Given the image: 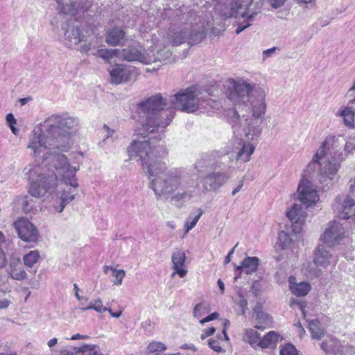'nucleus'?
<instances>
[{
    "label": "nucleus",
    "mask_w": 355,
    "mask_h": 355,
    "mask_svg": "<svg viewBox=\"0 0 355 355\" xmlns=\"http://www.w3.org/2000/svg\"><path fill=\"white\" fill-rule=\"evenodd\" d=\"M181 348L182 349H191L193 351H196V347L193 345V344H184L181 346Z\"/></svg>",
    "instance_id": "62"
},
{
    "label": "nucleus",
    "mask_w": 355,
    "mask_h": 355,
    "mask_svg": "<svg viewBox=\"0 0 355 355\" xmlns=\"http://www.w3.org/2000/svg\"><path fill=\"white\" fill-rule=\"evenodd\" d=\"M64 43L69 48L76 46L83 40L84 36L80 33L79 26L73 23L67 22L64 26Z\"/></svg>",
    "instance_id": "18"
},
{
    "label": "nucleus",
    "mask_w": 355,
    "mask_h": 355,
    "mask_svg": "<svg viewBox=\"0 0 355 355\" xmlns=\"http://www.w3.org/2000/svg\"><path fill=\"white\" fill-rule=\"evenodd\" d=\"M58 343V339L56 338H51L48 341V346L51 348Z\"/></svg>",
    "instance_id": "63"
},
{
    "label": "nucleus",
    "mask_w": 355,
    "mask_h": 355,
    "mask_svg": "<svg viewBox=\"0 0 355 355\" xmlns=\"http://www.w3.org/2000/svg\"><path fill=\"white\" fill-rule=\"evenodd\" d=\"M125 32L119 28L110 30L106 35V42L111 46H116L121 44L124 39Z\"/></svg>",
    "instance_id": "28"
},
{
    "label": "nucleus",
    "mask_w": 355,
    "mask_h": 355,
    "mask_svg": "<svg viewBox=\"0 0 355 355\" xmlns=\"http://www.w3.org/2000/svg\"><path fill=\"white\" fill-rule=\"evenodd\" d=\"M12 304V300L8 298H0V310L6 309Z\"/></svg>",
    "instance_id": "47"
},
{
    "label": "nucleus",
    "mask_w": 355,
    "mask_h": 355,
    "mask_svg": "<svg viewBox=\"0 0 355 355\" xmlns=\"http://www.w3.org/2000/svg\"><path fill=\"white\" fill-rule=\"evenodd\" d=\"M287 0H268L270 5L273 8H279L284 5Z\"/></svg>",
    "instance_id": "48"
},
{
    "label": "nucleus",
    "mask_w": 355,
    "mask_h": 355,
    "mask_svg": "<svg viewBox=\"0 0 355 355\" xmlns=\"http://www.w3.org/2000/svg\"><path fill=\"white\" fill-rule=\"evenodd\" d=\"M40 258V254L37 250H32L23 257L24 265L31 268L36 263Z\"/></svg>",
    "instance_id": "32"
},
{
    "label": "nucleus",
    "mask_w": 355,
    "mask_h": 355,
    "mask_svg": "<svg viewBox=\"0 0 355 355\" xmlns=\"http://www.w3.org/2000/svg\"><path fill=\"white\" fill-rule=\"evenodd\" d=\"M74 294H75L76 297L80 302H82V300H85V301L88 300V298L87 297L80 296L79 295V292H75Z\"/></svg>",
    "instance_id": "64"
},
{
    "label": "nucleus",
    "mask_w": 355,
    "mask_h": 355,
    "mask_svg": "<svg viewBox=\"0 0 355 355\" xmlns=\"http://www.w3.org/2000/svg\"><path fill=\"white\" fill-rule=\"evenodd\" d=\"M279 355H298V352L294 345L288 343L282 347Z\"/></svg>",
    "instance_id": "40"
},
{
    "label": "nucleus",
    "mask_w": 355,
    "mask_h": 355,
    "mask_svg": "<svg viewBox=\"0 0 355 355\" xmlns=\"http://www.w3.org/2000/svg\"><path fill=\"white\" fill-rule=\"evenodd\" d=\"M219 316V314L217 312H214L209 315L208 316L204 318L203 319L200 320V323L201 324H204L206 322L214 320Z\"/></svg>",
    "instance_id": "46"
},
{
    "label": "nucleus",
    "mask_w": 355,
    "mask_h": 355,
    "mask_svg": "<svg viewBox=\"0 0 355 355\" xmlns=\"http://www.w3.org/2000/svg\"><path fill=\"white\" fill-rule=\"evenodd\" d=\"M49 163L42 162L41 164L32 166L28 173L31 181L28 193L31 196H24L19 199L23 211L26 214L33 212L37 207V202L33 197L41 198L46 193H50L58 184V176L47 168Z\"/></svg>",
    "instance_id": "6"
},
{
    "label": "nucleus",
    "mask_w": 355,
    "mask_h": 355,
    "mask_svg": "<svg viewBox=\"0 0 355 355\" xmlns=\"http://www.w3.org/2000/svg\"><path fill=\"white\" fill-rule=\"evenodd\" d=\"M88 355H103V354L100 353L98 348L95 346L92 347L89 352Z\"/></svg>",
    "instance_id": "58"
},
{
    "label": "nucleus",
    "mask_w": 355,
    "mask_h": 355,
    "mask_svg": "<svg viewBox=\"0 0 355 355\" xmlns=\"http://www.w3.org/2000/svg\"><path fill=\"white\" fill-rule=\"evenodd\" d=\"M259 259L256 257H248L242 262L240 266H236V275L234 278V282L241 278V274L243 271L247 275L254 272L258 268Z\"/></svg>",
    "instance_id": "21"
},
{
    "label": "nucleus",
    "mask_w": 355,
    "mask_h": 355,
    "mask_svg": "<svg viewBox=\"0 0 355 355\" xmlns=\"http://www.w3.org/2000/svg\"><path fill=\"white\" fill-rule=\"evenodd\" d=\"M303 205L294 204L291 209L286 211V216L289 220L298 225L300 229L302 223L306 217V212L303 208Z\"/></svg>",
    "instance_id": "25"
},
{
    "label": "nucleus",
    "mask_w": 355,
    "mask_h": 355,
    "mask_svg": "<svg viewBox=\"0 0 355 355\" xmlns=\"http://www.w3.org/2000/svg\"><path fill=\"white\" fill-rule=\"evenodd\" d=\"M334 209L340 218L348 219L355 215L354 199L349 196H345L344 199L337 197L334 205Z\"/></svg>",
    "instance_id": "17"
},
{
    "label": "nucleus",
    "mask_w": 355,
    "mask_h": 355,
    "mask_svg": "<svg viewBox=\"0 0 355 355\" xmlns=\"http://www.w3.org/2000/svg\"><path fill=\"white\" fill-rule=\"evenodd\" d=\"M200 105L198 94L191 89L171 96L169 102L160 93L141 100L137 103L133 115L141 125L135 130V136L148 137L159 129L162 130L167 127L174 117V112L168 110V107L193 112L199 108Z\"/></svg>",
    "instance_id": "2"
},
{
    "label": "nucleus",
    "mask_w": 355,
    "mask_h": 355,
    "mask_svg": "<svg viewBox=\"0 0 355 355\" xmlns=\"http://www.w3.org/2000/svg\"><path fill=\"white\" fill-rule=\"evenodd\" d=\"M266 89L260 85H252L243 79H230L225 96L232 105L248 106L252 112V119H245L247 128L244 129L248 140L239 144L237 159L247 162L254 153L256 143L261 133V123L266 112Z\"/></svg>",
    "instance_id": "3"
},
{
    "label": "nucleus",
    "mask_w": 355,
    "mask_h": 355,
    "mask_svg": "<svg viewBox=\"0 0 355 355\" xmlns=\"http://www.w3.org/2000/svg\"><path fill=\"white\" fill-rule=\"evenodd\" d=\"M320 347L327 355H338L343 352V346L340 342L331 336H327L320 344Z\"/></svg>",
    "instance_id": "24"
},
{
    "label": "nucleus",
    "mask_w": 355,
    "mask_h": 355,
    "mask_svg": "<svg viewBox=\"0 0 355 355\" xmlns=\"http://www.w3.org/2000/svg\"><path fill=\"white\" fill-rule=\"evenodd\" d=\"M317 187L308 178H302L297 188V198L306 208L315 204L319 200Z\"/></svg>",
    "instance_id": "12"
},
{
    "label": "nucleus",
    "mask_w": 355,
    "mask_h": 355,
    "mask_svg": "<svg viewBox=\"0 0 355 355\" xmlns=\"http://www.w3.org/2000/svg\"><path fill=\"white\" fill-rule=\"evenodd\" d=\"M7 273L9 277L17 281H23L27 277V273L19 258L10 259Z\"/></svg>",
    "instance_id": "22"
},
{
    "label": "nucleus",
    "mask_w": 355,
    "mask_h": 355,
    "mask_svg": "<svg viewBox=\"0 0 355 355\" xmlns=\"http://www.w3.org/2000/svg\"><path fill=\"white\" fill-rule=\"evenodd\" d=\"M79 128V120L68 114H53L36 126L30 136L27 148L35 157L49 163L54 155L70 150L71 139Z\"/></svg>",
    "instance_id": "4"
},
{
    "label": "nucleus",
    "mask_w": 355,
    "mask_h": 355,
    "mask_svg": "<svg viewBox=\"0 0 355 355\" xmlns=\"http://www.w3.org/2000/svg\"><path fill=\"white\" fill-rule=\"evenodd\" d=\"M345 237V232L342 225L338 222L334 221L329 223V227L326 228L323 234L321 235L320 240L328 248H331L339 244Z\"/></svg>",
    "instance_id": "14"
},
{
    "label": "nucleus",
    "mask_w": 355,
    "mask_h": 355,
    "mask_svg": "<svg viewBox=\"0 0 355 355\" xmlns=\"http://www.w3.org/2000/svg\"><path fill=\"white\" fill-rule=\"evenodd\" d=\"M242 1L236 0L230 4V8L223 10L220 15L224 18L239 17L247 18V23L241 24L238 26L236 33L238 35L250 26L254 17L259 14L263 6L262 0H251L249 3L245 6L242 3Z\"/></svg>",
    "instance_id": "9"
},
{
    "label": "nucleus",
    "mask_w": 355,
    "mask_h": 355,
    "mask_svg": "<svg viewBox=\"0 0 355 355\" xmlns=\"http://www.w3.org/2000/svg\"><path fill=\"white\" fill-rule=\"evenodd\" d=\"M103 128L105 129L106 132V135L104 138V139L99 143V145H101L103 147V145L110 138H112L115 132V131L112 129H110L107 125H103Z\"/></svg>",
    "instance_id": "44"
},
{
    "label": "nucleus",
    "mask_w": 355,
    "mask_h": 355,
    "mask_svg": "<svg viewBox=\"0 0 355 355\" xmlns=\"http://www.w3.org/2000/svg\"><path fill=\"white\" fill-rule=\"evenodd\" d=\"M282 338L277 332L274 331H269L261 340L258 343V346L261 348H274L277 343Z\"/></svg>",
    "instance_id": "27"
},
{
    "label": "nucleus",
    "mask_w": 355,
    "mask_h": 355,
    "mask_svg": "<svg viewBox=\"0 0 355 355\" xmlns=\"http://www.w3.org/2000/svg\"><path fill=\"white\" fill-rule=\"evenodd\" d=\"M251 291L255 296H257L259 295L260 288H259V283L258 282H255L253 283V284L251 287Z\"/></svg>",
    "instance_id": "52"
},
{
    "label": "nucleus",
    "mask_w": 355,
    "mask_h": 355,
    "mask_svg": "<svg viewBox=\"0 0 355 355\" xmlns=\"http://www.w3.org/2000/svg\"><path fill=\"white\" fill-rule=\"evenodd\" d=\"M230 177V175L225 171L209 173L202 180V187L206 191H216L229 180Z\"/></svg>",
    "instance_id": "16"
},
{
    "label": "nucleus",
    "mask_w": 355,
    "mask_h": 355,
    "mask_svg": "<svg viewBox=\"0 0 355 355\" xmlns=\"http://www.w3.org/2000/svg\"><path fill=\"white\" fill-rule=\"evenodd\" d=\"M336 116H341L345 126L348 128L354 127L355 116V98L350 100L347 106L342 107L336 113Z\"/></svg>",
    "instance_id": "23"
},
{
    "label": "nucleus",
    "mask_w": 355,
    "mask_h": 355,
    "mask_svg": "<svg viewBox=\"0 0 355 355\" xmlns=\"http://www.w3.org/2000/svg\"><path fill=\"white\" fill-rule=\"evenodd\" d=\"M119 53V51L118 49H98L96 52V55L101 58L106 62H109V60L112 58L113 57L117 56L119 57L118 55Z\"/></svg>",
    "instance_id": "34"
},
{
    "label": "nucleus",
    "mask_w": 355,
    "mask_h": 355,
    "mask_svg": "<svg viewBox=\"0 0 355 355\" xmlns=\"http://www.w3.org/2000/svg\"><path fill=\"white\" fill-rule=\"evenodd\" d=\"M244 180L245 178L243 177L239 182V185L233 189L232 193V196H235L241 189L244 184Z\"/></svg>",
    "instance_id": "55"
},
{
    "label": "nucleus",
    "mask_w": 355,
    "mask_h": 355,
    "mask_svg": "<svg viewBox=\"0 0 355 355\" xmlns=\"http://www.w3.org/2000/svg\"><path fill=\"white\" fill-rule=\"evenodd\" d=\"M111 83L119 85L134 80L139 75L135 67L125 64H115L110 70Z\"/></svg>",
    "instance_id": "15"
},
{
    "label": "nucleus",
    "mask_w": 355,
    "mask_h": 355,
    "mask_svg": "<svg viewBox=\"0 0 355 355\" xmlns=\"http://www.w3.org/2000/svg\"><path fill=\"white\" fill-rule=\"evenodd\" d=\"M238 243L236 244V245L229 252L227 255L225 257L224 260V264H227L231 261L232 255L233 254L235 248L237 247Z\"/></svg>",
    "instance_id": "54"
},
{
    "label": "nucleus",
    "mask_w": 355,
    "mask_h": 355,
    "mask_svg": "<svg viewBox=\"0 0 355 355\" xmlns=\"http://www.w3.org/2000/svg\"><path fill=\"white\" fill-rule=\"evenodd\" d=\"M216 329L214 327H210L207 329H205L203 331V333L201 334L200 338L202 340L206 339L209 336H211L214 332Z\"/></svg>",
    "instance_id": "49"
},
{
    "label": "nucleus",
    "mask_w": 355,
    "mask_h": 355,
    "mask_svg": "<svg viewBox=\"0 0 355 355\" xmlns=\"http://www.w3.org/2000/svg\"><path fill=\"white\" fill-rule=\"evenodd\" d=\"M193 197L191 191L178 192L171 198V200L180 201L183 200H190Z\"/></svg>",
    "instance_id": "41"
},
{
    "label": "nucleus",
    "mask_w": 355,
    "mask_h": 355,
    "mask_svg": "<svg viewBox=\"0 0 355 355\" xmlns=\"http://www.w3.org/2000/svg\"><path fill=\"white\" fill-rule=\"evenodd\" d=\"M185 260L184 251L181 249H175L171 255L172 268L174 270L172 277L178 275L180 277H184L187 275V270L184 267Z\"/></svg>",
    "instance_id": "20"
},
{
    "label": "nucleus",
    "mask_w": 355,
    "mask_h": 355,
    "mask_svg": "<svg viewBox=\"0 0 355 355\" xmlns=\"http://www.w3.org/2000/svg\"><path fill=\"white\" fill-rule=\"evenodd\" d=\"M7 262L6 257L4 252L0 248V268L6 266Z\"/></svg>",
    "instance_id": "53"
},
{
    "label": "nucleus",
    "mask_w": 355,
    "mask_h": 355,
    "mask_svg": "<svg viewBox=\"0 0 355 355\" xmlns=\"http://www.w3.org/2000/svg\"><path fill=\"white\" fill-rule=\"evenodd\" d=\"M49 168L57 175L61 176L62 181L70 188L68 190L63 189L60 197L55 200L53 204L56 212L61 213L64 207L73 200L77 195L78 183L76 174L79 170V165H71L66 155L64 154L54 155L53 160H49Z\"/></svg>",
    "instance_id": "7"
},
{
    "label": "nucleus",
    "mask_w": 355,
    "mask_h": 355,
    "mask_svg": "<svg viewBox=\"0 0 355 355\" xmlns=\"http://www.w3.org/2000/svg\"><path fill=\"white\" fill-rule=\"evenodd\" d=\"M243 340L248 342L252 346L254 345L255 344L258 345V343L259 341V334L254 329H247Z\"/></svg>",
    "instance_id": "35"
},
{
    "label": "nucleus",
    "mask_w": 355,
    "mask_h": 355,
    "mask_svg": "<svg viewBox=\"0 0 355 355\" xmlns=\"http://www.w3.org/2000/svg\"><path fill=\"white\" fill-rule=\"evenodd\" d=\"M237 294L239 298L237 302V304L241 309V313L244 315L247 309L248 302L245 296L241 293L240 291H238Z\"/></svg>",
    "instance_id": "42"
},
{
    "label": "nucleus",
    "mask_w": 355,
    "mask_h": 355,
    "mask_svg": "<svg viewBox=\"0 0 355 355\" xmlns=\"http://www.w3.org/2000/svg\"><path fill=\"white\" fill-rule=\"evenodd\" d=\"M308 325L311 336L314 339L320 340L326 333L325 329L321 326L320 321L317 319L309 321Z\"/></svg>",
    "instance_id": "29"
},
{
    "label": "nucleus",
    "mask_w": 355,
    "mask_h": 355,
    "mask_svg": "<svg viewBox=\"0 0 355 355\" xmlns=\"http://www.w3.org/2000/svg\"><path fill=\"white\" fill-rule=\"evenodd\" d=\"M327 248L328 247L322 243H320L316 248L313 258V262L316 266L325 268L331 263H336L332 254Z\"/></svg>",
    "instance_id": "19"
},
{
    "label": "nucleus",
    "mask_w": 355,
    "mask_h": 355,
    "mask_svg": "<svg viewBox=\"0 0 355 355\" xmlns=\"http://www.w3.org/2000/svg\"><path fill=\"white\" fill-rule=\"evenodd\" d=\"M205 313H207V306L202 304H198L193 309V316L196 318H200Z\"/></svg>",
    "instance_id": "43"
},
{
    "label": "nucleus",
    "mask_w": 355,
    "mask_h": 355,
    "mask_svg": "<svg viewBox=\"0 0 355 355\" xmlns=\"http://www.w3.org/2000/svg\"><path fill=\"white\" fill-rule=\"evenodd\" d=\"M87 338H88L87 336L82 335L80 334H74L73 336H72L71 339V340H78V339H86Z\"/></svg>",
    "instance_id": "60"
},
{
    "label": "nucleus",
    "mask_w": 355,
    "mask_h": 355,
    "mask_svg": "<svg viewBox=\"0 0 355 355\" xmlns=\"http://www.w3.org/2000/svg\"><path fill=\"white\" fill-rule=\"evenodd\" d=\"M227 115H232V118L229 119L230 123L232 125L233 128L240 125L241 118L238 111L235 108L228 109Z\"/></svg>",
    "instance_id": "37"
},
{
    "label": "nucleus",
    "mask_w": 355,
    "mask_h": 355,
    "mask_svg": "<svg viewBox=\"0 0 355 355\" xmlns=\"http://www.w3.org/2000/svg\"><path fill=\"white\" fill-rule=\"evenodd\" d=\"M300 5H308L314 3L315 0H294Z\"/></svg>",
    "instance_id": "59"
},
{
    "label": "nucleus",
    "mask_w": 355,
    "mask_h": 355,
    "mask_svg": "<svg viewBox=\"0 0 355 355\" xmlns=\"http://www.w3.org/2000/svg\"><path fill=\"white\" fill-rule=\"evenodd\" d=\"M147 349L149 352L155 353L164 351L166 347L162 342L154 341L148 344Z\"/></svg>",
    "instance_id": "38"
},
{
    "label": "nucleus",
    "mask_w": 355,
    "mask_h": 355,
    "mask_svg": "<svg viewBox=\"0 0 355 355\" xmlns=\"http://www.w3.org/2000/svg\"><path fill=\"white\" fill-rule=\"evenodd\" d=\"M59 10L71 16L79 17L92 7V0H56Z\"/></svg>",
    "instance_id": "13"
},
{
    "label": "nucleus",
    "mask_w": 355,
    "mask_h": 355,
    "mask_svg": "<svg viewBox=\"0 0 355 355\" xmlns=\"http://www.w3.org/2000/svg\"><path fill=\"white\" fill-rule=\"evenodd\" d=\"M19 238L26 242L30 243H37L40 233L37 227L24 217L18 218L13 223Z\"/></svg>",
    "instance_id": "11"
},
{
    "label": "nucleus",
    "mask_w": 355,
    "mask_h": 355,
    "mask_svg": "<svg viewBox=\"0 0 355 355\" xmlns=\"http://www.w3.org/2000/svg\"><path fill=\"white\" fill-rule=\"evenodd\" d=\"M278 243L282 249L288 248L291 243L290 235L284 231L280 232L278 236Z\"/></svg>",
    "instance_id": "36"
},
{
    "label": "nucleus",
    "mask_w": 355,
    "mask_h": 355,
    "mask_svg": "<svg viewBox=\"0 0 355 355\" xmlns=\"http://www.w3.org/2000/svg\"><path fill=\"white\" fill-rule=\"evenodd\" d=\"M125 275V272L124 270H117L116 268L112 270V276L115 278L113 283L115 285H121L122 284L123 279Z\"/></svg>",
    "instance_id": "39"
},
{
    "label": "nucleus",
    "mask_w": 355,
    "mask_h": 355,
    "mask_svg": "<svg viewBox=\"0 0 355 355\" xmlns=\"http://www.w3.org/2000/svg\"><path fill=\"white\" fill-rule=\"evenodd\" d=\"M209 346L214 351L216 352H220L222 351L221 347L219 345L218 340H209Z\"/></svg>",
    "instance_id": "45"
},
{
    "label": "nucleus",
    "mask_w": 355,
    "mask_h": 355,
    "mask_svg": "<svg viewBox=\"0 0 355 355\" xmlns=\"http://www.w3.org/2000/svg\"><path fill=\"white\" fill-rule=\"evenodd\" d=\"M107 311L110 313V314L113 318H119L121 315V314H122V311H119L118 312H113L110 309H109V310H107Z\"/></svg>",
    "instance_id": "61"
},
{
    "label": "nucleus",
    "mask_w": 355,
    "mask_h": 355,
    "mask_svg": "<svg viewBox=\"0 0 355 355\" xmlns=\"http://www.w3.org/2000/svg\"><path fill=\"white\" fill-rule=\"evenodd\" d=\"M80 309L83 311L93 309L100 313H104L109 310L108 308L103 306V302L99 298L95 300L94 302H90L89 305L85 307H80Z\"/></svg>",
    "instance_id": "33"
},
{
    "label": "nucleus",
    "mask_w": 355,
    "mask_h": 355,
    "mask_svg": "<svg viewBox=\"0 0 355 355\" xmlns=\"http://www.w3.org/2000/svg\"><path fill=\"white\" fill-rule=\"evenodd\" d=\"M207 27L204 21L186 22L168 30L167 37L173 46L184 42L192 46L201 42L207 35Z\"/></svg>",
    "instance_id": "8"
},
{
    "label": "nucleus",
    "mask_w": 355,
    "mask_h": 355,
    "mask_svg": "<svg viewBox=\"0 0 355 355\" xmlns=\"http://www.w3.org/2000/svg\"><path fill=\"white\" fill-rule=\"evenodd\" d=\"M289 287L291 292L297 296L306 295L311 289V286L306 282H296L295 277H290L288 278Z\"/></svg>",
    "instance_id": "26"
},
{
    "label": "nucleus",
    "mask_w": 355,
    "mask_h": 355,
    "mask_svg": "<svg viewBox=\"0 0 355 355\" xmlns=\"http://www.w3.org/2000/svg\"><path fill=\"white\" fill-rule=\"evenodd\" d=\"M293 303H296V304L298 306L299 309L302 311V315L305 317V311H304L305 303H304V302L300 300V301L294 302Z\"/></svg>",
    "instance_id": "56"
},
{
    "label": "nucleus",
    "mask_w": 355,
    "mask_h": 355,
    "mask_svg": "<svg viewBox=\"0 0 355 355\" xmlns=\"http://www.w3.org/2000/svg\"><path fill=\"white\" fill-rule=\"evenodd\" d=\"M120 58L128 62H139L148 64L156 61H162L168 58L171 53L168 50L157 51L156 55L147 53L146 51L138 44L129 46L123 49L120 53Z\"/></svg>",
    "instance_id": "10"
},
{
    "label": "nucleus",
    "mask_w": 355,
    "mask_h": 355,
    "mask_svg": "<svg viewBox=\"0 0 355 355\" xmlns=\"http://www.w3.org/2000/svg\"><path fill=\"white\" fill-rule=\"evenodd\" d=\"M254 317L259 324L254 327L258 329H264L266 326L271 322L270 317L265 312L260 311L257 307L254 309Z\"/></svg>",
    "instance_id": "30"
},
{
    "label": "nucleus",
    "mask_w": 355,
    "mask_h": 355,
    "mask_svg": "<svg viewBox=\"0 0 355 355\" xmlns=\"http://www.w3.org/2000/svg\"><path fill=\"white\" fill-rule=\"evenodd\" d=\"M6 122L8 125L10 126L11 125H15L17 123V121L15 118L14 117V115L11 113L8 114L6 116Z\"/></svg>",
    "instance_id": "51"
},
{
    "label": "nucleus",
    "mask_w": 355,
    "mask_h": 355,
    "mask_svg": "<svg viewBox=\"0 0 355 355\" xmlns=\"http://www.w3.org/2000/svg\"><path fill=\"white\" fill-rule=\"evenodd\" d=\"M128 152L130 158L139 157L150 181L149 187L157 198H168L184 187L186 171L182 168H168L162 161L168 154L165 147L153 144V137L135 136Z\"/></svg>",
    "instance_id": "1"
},
{
    "label": "nucleus",
    "mask_w": 355,
    "mask_h": 355,
    "mask_svg": "<svg viewBox=\"0 0 355 355\" xmlns=\"http://www.w3.org/2000/svg\"><path fill=\"white\" fill-rule=\"evenodd\" d=\"M349 192L355 197V178L349 182Z\"/></svg>",
    "instance_id": "57"
},
{
    "label": "nucleus",
    "mask_w": 355,
    "mask_h": 355,
    "mask_svg": "<svg viewBox=\"0 0 355 355\" xmlns=\"http://www.w3.org/2000/svg\"><path fill=\"white\" fill-rule=\"evenodd\" d=\"M354 149V144L343 137H327L308 164L305 175L311 179L317 177L321 184L327 186L328 181L337 178L340 162Z\"/></svg>",
    "instance_id": "5"
},
{
    "label": "nucleus",
    "mask_w": 355,
    "mask_h": 355,
    "mask_svg": "<svg viewBox=\"0 0 355 355\" xmlns=\"http://www.w3.org/2000/svg\"><path fill=\"white\" fill-rule=\"evenodd\" d=\"M203 214V210L200 208L197 209V214L194 217L189 216L184 224V234H187L191 230H192L199 220L200 218Z\"/></svg>",
    "instance_id": "31"
},
{
    "label": "nucleus",
    "mask_w": 355,
    "mask_h": 355,
    "mask_svg": "<svg viewBox=\"0 0 355 355\" xmlns=\"http://www.w3.org/2000/svg\"><path fill=\"white\" fill-rule=\"evenodd\" d=\"M277 50L276 47H272L266 50H264L263 51V59L266 60L268 58L270 57L272 55H273Z\"/></svg>",
    "instance_id": "50"
}]
</instances>
